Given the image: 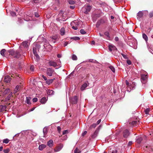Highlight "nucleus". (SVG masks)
<instances>
[{
  "instance_id": "680f3d73",
  "label": "nucleus",
  "mask_w": 153,
  "mask_h": 153,
  "mask_svg": "<svg viewBox=\"0 0 153 153\" xmlns=\"http://www.w3.org/2000/svg\"><path fill=\"white\" fill-rule=\"evenodd\" d=\"M42 76L43 78V79H44L46 81V80L47 79V77L45 76L44 75H42Z\"/></svg>"
},
{
  "instance_id": "b1692460",
  "label": "nucleus",
  "mask_w": 153,
  "mask_h": 153,
  "mask_svg": "<svg viewBox=\"0 0 153 153\" xmlns=\"http://www.w3.org/2000/svg\"><path fill=\"white\" fill-rule=\"evenodd\" d=\"M31 98L30 97H27L25 102L28 104H31V103L30 102V100H31Z\"/></svg>"
},
{
  "instance_id": "58836bf2",
  "label": "nucleus",
  "mask_w": 153,
  "mask_h": 153,
  "mask_svg": "<svg viewBox=\"0 0 153 153\" xmlns=\"http://www.w3.org/2000/svg\"><path fill=\"white\" fill-rule=\"evenodd\" d=\"M48 132V128L46 127H45L44 128L43 130V132L44 135L46 134Z\"/></svg>"
},
{
  "instance_id": "13d9d810",
  "label": "nucleus",
  "mask_w": 153,
  "mask_h": 153,
  "mask_svg": "<svg viewBox=\"0 0 153 153\" xmlns=\"http://www.w3.org/2000/svg\"><path fill=\"white\" fill-rule=\"evenodd\" d=\"M137 123V121H133L131 122V124L133 125L136 124Z\"/></svg>"
},
{
  "instance_id": "f8f14e48",
  "label": "nucleus",
  "mask_w": 153,
  "mask_h": 153,
  "mask_svg": "<svg viewBox=\"0 0 153 153\" xmlns=\"http://www.w3.org/2000/svg\"><path fill=\"white\" fill-rule=\"evenodd\" d=\"M63 147V145L60 144L56 146L54 149V151L56 152H59L60 151Z\"/></svg>"
},
{
  "instance_id": "4be33fe9",
  "label": "nucleus",
  "mask_w": 153,
  "mask_h": 153,
  "mask_svg": "<svg viewBox=\"0 0 153 153\" xmlns=\"http://www.w3.org/2000/svg\"><path fill=\"white\" fill-rule=\"evenodd\" d=\"M55 79V78L49 79H47L46 81V82L47 84L49 85L51 84L53 82V80Z\"/></svg>"
},
{
  "instance_id": "6ab92c4d",
  "label": "nucleus",
  "mask_w": 153,
  "mask_h": 153,
  "mask_svg": "<svg viewBox=\"0 0 153 153\" xmlns=\"http://www.w3.org/2000/svg\"><path fill=\"white\" fill-rule=\"evenodd\" d=\"M99 35L100 37L104 38L105 35V31L104 30L101 31L99 33Z\"/></svg>"
},
{
  "instance_id": "4468645a",
  "label": "nucleus",
  "mask_w": 153,
  "mask_h": 153,
  "mask_svg": "<svg viewBox=\"0 0 153 153\" xmlns=\"http://www.w3.org/2000/svg\"><path fill=\"white\" fill-rule=\"evenodd\" d=\"M104 22L103 20H99L96 24V27H98L100 25L103 24Z\"/></svg>"
},
{
  "instance_id": "0e129e2a",
  "label": "nucleus",
  "mask_w": 153,
  "mask_h": 153,
  "mask_svg": "<svg viewBox=\"0 0 153 153\" xmlns=\"http://www.w3.org/2000/svg\"><path fill=\"white\" fill-rule=\"evenodd\" d=\"M96 134L95 133H94V134L91 136V137L92 138H94L96 137Z\"/></svg>"
},
{
  "instance_id": "4d7b16f0",
  "label": "nucleus",
  "mask_w": 153,
  "mask_h": 153,
  "mask_svg": "<svg viewBox=\"0 0 153 153\" xmlns=\"http://www.w3.org/2000/svg\"><path fill=\"white\" fill-rule=\"evenodd\" d=\"M37 100L38 99L36 98H34L33 99V101L34 102H36L37 101Z\"/></svg>"
},
{
  "instance_id": "2f4dec72",
  "label": "nucleus",
  "mask_w": 153,
  "mask_h": 153,
  "mask_svg": "<svg viewBox=\"0 0 153 153\" xmlns=\"http://www.w3.org/2000/svg\"><path fill=\"white\" fill-rule=\"evenodd\" d=\"M60 33L61 35L63 36L64 35L65 33V29L63 27H62L60 30Z\"/></svg>"
},
{
  "instance_id": "79ce46f5",
  "label": "nucleus",
  "mask_w": 153,
  "mask_h": 153,
  "mask_svg": "<svg viewBox=\"0 0 153 153\" xmlns=\"http://www.w3.org/2000/svg\"><path fill=\"white\" fill-rule=\"evenodd\" d=\"M97 124L96 123H94L91 125L90 128L92 129V128H95L97 126Z\"/></svg>"
},
{
  "instance_id": "6e6552de",
  "label": "nucleus",
  "mask_w": 153,
  "mask_h": 153,
  "mask_svg": "<svg viewBox=\"0 0 153 153\" xmlns=\"http://www.w3.org/2000/svg\"><path fill=\"white\" fill-rule=\"evenodd\" d=\"M48 64L50 66L54 67H55L57 65L56 62L53 60H50L48 62Z\"/></svg>"
},
{
  "instance_id": "bb28decb",
  "label": "nucleus",
  "mask_w": 153,
  "mask_h": 153,
  "mask_svg": "<svg viewBox=\"0 0 153 153\" xmlns=\"http://www.w3.org/2000/svg\"><path fill=\"white\" fill-rule=\"evenodd\" d=\"M47 144L49 147H52L53 145V140H50L48 142Z\"/></svg>"
},
{
  "instance_id": "473e14b6",
  "label": "nucleus",
  "mask_w": 153,
  "mask_h": 153,
  "mask_svg": "<svg viewBox=\"0 0 153 153\" xmlns=\"http://www.w3.org/2000/svg\"><path fill=\"white\" fill-rule=\"evenodd\" d=\"M46 101V98L45 97H43L41 99L40 102L44 104Z\"/></svg>"
},
{
  "instance_id": "c03bdc74",
  "label": "nucleus",
  "mask_w": 153,
  "mask_h": 153,
  "mask_svg": "<svg viewBox=\"0 0 153 153\" xmlns=\"http://www.w3.org/2000/svg\"><path fill=\"white\" fill-rule=\"evenodd\" d=\"M71 39H73L74 40H79L80 39V38L79 37L77 36L76 37H73L71 38Z\"/></svg>"
},
{
  "instance_id": "5701e85b",
  "label": "nucleus",
  "mask_w": 153,
  "mask_h": 153,
  "mask_svg": "<svg viewBox=\"0 0 153 153\" xmlns=\"http://www.w3.org/2000/svg\"><path fill=\"white\" fill-rule=\"evenodd\" d=\"M10 92H10V90L9 89H7L4 90L3 93V95H4L8 94H9Z\"/></svg>"
},
{
  "instance_id": "412c9836",
  "label": "nucleus",
  "mask_w": 153,
  "mask_h": 153,
  "mask_svg": "<svg viewBox=\"0 0 153 153\" xmlns=\"http://www.w3.org/2000/svg\"><path fill=\"white\" fill-rule=\"evenodd\" d=\"M148 75H143L141 76V80L142 81H146L148 77Z\"/></svg>"
},
{
  "instance_id": "0eeeda50",
  "label": "nucleus",
  "mask_w": 153,
  "mask_h": 153,
  "mask_svg": "<svg viewBox=\"0 0 153 153\" xmlns=\"http://www.w3.org/2000/svg\"><path fill=\"white\" fill-rule=\"evenodd\" d=\"M108 47V50L110 52L112 51L117 50V48L112 44L109 43Z\"/></svg>"
},
{
  "instance_id": "052dcab7",
  "label": "nucleus",
  "mask_w": 153,
  "mask_h": 153,
  "mask_svg": "<svg viewBox=\"0 0 153 153\" xmlns=\"http://www.w3.org/2000/svg\"><path fill=\"white\" fill-rule=\"evenodd\" d=\"M57 130L58 131L59 133L61 130V128L59 126H58L57 127Z\"/></svg>"
},
{
  "instance_id": "cd10ccee",
  "label": "nucleus",
  "mask_w": 153,
  "mask_h": 153,
  "mask_svg": "<svg viewBox=\"0 0 153 153\" xmlns=\"http://www.w3.org/2000/svg\"><path fill=\"white\" fill-rule=\"evenodd\" d=\"M106 38L108 40H111L112 39L110 36L109 33L108 32H106Z\"/></svg>"
},
{
  "instance_id": "338daca9",
  "label": "nucleus",
  "mask_w": 153,
  "mask_h": 153,
  "mask_svg": "<svg viewBox=\"0 0 153 153\" xmlns=\"http://www.w3.org/2000/svg\"><path fill=\"white\" fill-rule=\"evenodd\" d=\"M72 28L73 29H74V30H76L78 29V28H77V27H76V26H73L72 27Z\"/></svg>"
},
{
  "instance_id": "2eb2a0df",
  "label": "nucleus",
  "mask_w": 153,
  "mask_h": 153,
  "mask_svg": "<svg viewBox=\"0 0 153 153\" xmlns=\"http://www.w3.org/2000/svg\"><path fill=\"white\" fill-rule=\"evenodd\" d=\"M144 149L147 151L148 152H152V149L151 146L149 145H148L145 146Z\"/></svg>"
},
{
  "instance_id": "e2e57ef3",
  "label": "nucleus",
  "mask_w": 153,
  "mask_h": 153,
  "mask_svg": "<svg viewBox=\"0 0 153 153\" xmlns=\"http://www.w3.org/2000/svg\"><path fill=\"white\" fill-rule=\"evenodd\" d=\"M58 18L56 19H63V16H59V14L58 15Z\"/></svg>"
},
{
  "instance_id": "a18cd8bd",
  "label": "nucleus",
  "mask_w": 153,
  "mask_h": 153,
  "mask_svg": "<svg viewBox=\"0 0 153 153\" xmlns=\"http://www.w3.org/2000/svg\"><path fill=\"white\" fill-rule=\"evenodd\" d=\"M72 58V59L73 60H76L77 59V57L74 54L73 55Z\"/></svg>"
},
{
  "instance_id": "aec40b11",
  "label": "nucleus",
  "mask_w": 153,
  "mask_h": 153,
  "mask_svg": "<svg viewBox=\"0 0 153 153\" xmlns=\"http://www.w3.org/2000/svg\"><path fill=\"white\" fill-rule=\"evenodd\" d=\"M88 86L87 83L86 82H85L82 85L81 88V90L82 91L84 90L85 88Z\"/></svg>"
},
{
  "instance_id": "f704fd0d",
  "label": "nucleus",
  "mask_w": 153,
  "mask_h": 153,
  "mask_svg": "<svg viewBox=\"0 0 153 153\" xmlns=\"http://www.w3.org/2000/svg\"><path fill=\"white\" fill-rule=\"evenodd\" d=\"M10 15L12 16H16L15 12L13 11H10Z\"/></svg>"
},
{
  "instance_id": "39448f33",
  "label": "nucleus",
  "mask_w": 153,
  "mask_h": 153,
  "mask_svg": "<svg viewBox=\"0 0 153 153\" xmlns=\"http://www.w3.org/2000/svg\"><path fill=\"white\" fill-rule=\"evenodd\" d=\"M130 134V133L128 129L125 130L123 132V137L125 139L127 138Z\"/></svg>"
},
{
  "instance_id": "37998d69",
  "label": "nucleus",
  "mask_w": 153,
  "mask_h": 153,
  "mask_svg": "<svg viewBox=\"0 0 153 153\" xmlns=\"http://www.w3.org/2000/svg\"><path fill=\"white\" fill-rule=\"evenodd\" d=\"M111 12V11L110 12H108V18L107 17L106 18H109V17L110 16V18H111V19H114V17L112 15H111L110 16V13H110Z\"/></svg>"
},
{
  "instance_id": "c9c22d12",
  "label": "nucleus",
  "mask_w": 153,
  "mask_h": 153,
  "mask_svg": "<svg viewBox=\"0 0 153 153\" xmlns=\"http://www.w3.org/2000/svg\"><path fill=\"white\" fill-rule=\"evenodd\" d=\"M143 38L145 40L147 41L148 40V39L147 35L145 33H143L142 35Z\"/></svg>"
},
{
  "instance_id": "864d4df0",
  "label": "nucleus",
  "mask_w": 153,
  "mask_h": 153,
  "mask_svg": "<svg viewBox=\"0 0 153 153\" xmlns=\"http://www.w3.org/2000/svg\"><path fill=\"white\" fill-rule=\"evenodd\" d=\"M34 67L33 65H31L30 67V69L32 71H33L34 70Z\"/></svg>"
},
{
  "instance_id": "1a4fd4ad",
  "label": "nucleus",
  "mask_w": 153,
  "mask_h": 153,
  "mask_svg": "<svg viewBox=\"0 0 153 153\" xmlns=\"http://www.w3.org/2000/svg\"><path fill=\"white\" fill-rule=\"evenodd\" d=\"M145 136H140L138 137L137 138L136 142L138 144H140L141 142V141L143 140V139L146 138Z\"/></svg>"
},
{
  "instance_id": "9d476101",
  "label": "nucleus",
  "mask_w": 153,
  "mask_h": 153,
  "mask_svg": "<svg viewBox=\"0 0 153 153\" xmlns=\"http://www.w3.org/2000/svg\"><path fill=\"white\" fill-rule=\"evenodd\" d=\"M106 67L110 68L113 72H115V70L114 68L108 63H106Z\"/></svg>"
},
{
  "instance_id": "6e6d98bb",
  "label": "nucleus",
  "mask_w": 153,
  "mask_h": 153,
  "mask_svg": "<svg viewBox=\"0 0 153 153\" xmlns=\"http://www.w3.org/2000/svg\"><path fill=\"white\" fill-rule=\"evenodd\" d=\"M34 14L35 17L37 18H38L39 16V15L38 13L35 12L34 13Z\"/></svg>"
},
{
  "instance_id": "7ed1b4c3",
  "label": "nucleus",
  "mask_w": 153,
  "mask_h": 153,
  "mask_svg": "<svg viewBox=\"0 0 153 153\" xmlns=\"http://www.w3.org/2000/svg\"><path fill=\"white\" fill-rule=\"evenodd\" d=\"M78 100V97L76 96H74L70 99V102L72 104H76Z\"/></svg>"
},
{
  "instance_id": "423d86ee",
  "label": "nucleus",
  "mask_w": 153,
  "mask_h": 153,
  "mask_svg": "<svg viewBox=\"0 0 153 153\" xmlns=\"http://www.w3.org/2000/svg\"><path fill=\"white\" fill-rule=\"evenodd\" d=\"M54 72L53 69L51 68H48L47 70L46 74L49 76H52Z\"/></svg>"
},
{
  "instance_id": "ea45409f",
  "label": "nucleus",
  "mask_w": 153,
  "mask_h": 153,
  "mask_svg": "<svg viewBox=\"0 0 153 153\" xmlns=\"http://www.w3.org/2000/svg\"><path fill=\"white\" fill-rule=\"evenodd\" d=\"M69 3L70 4H75V1L72 0H70L68 1Z\"/></svg>"
},
{
  "instance_id": "de8ad7c7",
  "label": "nucleus",
  "mask_w": 153,
  "mask_h": 153,
  "mask_svg": "<svg viewBox=\"0 0 153 153\" xmlns=\"http://www.w3.org/2000/svg\"><path fill=\"white\" fill-rule=\"evenodd\" d=\"M149 18H152L153 16V11L151 12L149 14Z\"/></svg>"
},
{
  "instance_id": "a878e982",
  "label": "nucleus",
  "mask_w": 153,
  "mask_h": 153,
  "mask_svg": "<svg viewBox=\"0 0 153 153\" xmlns=\"http://www.w3.org/2000/svg\"><path fill=\"white\" fill-rule=\"evenodd\" d=\"M73 23H74L77 25H79L80 24L81 25V22H79L78 20H76L73 22L72 24Z\"/></svg>"
},
{
  "instance_id": "393cba45",
  "label": "nucleus",
  "mask_w": 153,
  "mask_h": 153,
  "mask_svg": "<svg viewBox=\"0 0 153 153\" xmlns=\"http://www.w3.org/2000/svg\"><path fill=\"white\" fill-rule=\"evenodd\" d=\"M46 147L45 145L42 144L40 145L39 147V149L41 151L43 149L45 148Z\"/></svg>"
},
{
  "instance_id": "8fccbe9b",
  "label": "nucleus",
  "mask_w": 153,
  "mask_h": 153,
  "mask_svg": "<svg viewBox=\"0 0 153 153\" xmlns=\"http://www.w3.org/2000/svg\"><path fill=\"white\" fill-rule=\"evenodd\" d=\"M33 52L34 54L37 53L36 52V48L34 47L33 48Z\"/></svg>"
},
{
  "instance_id": "72a5a7b5",
  "label": "nucleus",
  "mask_w": 153,
  "mask_h": 153,
  "mask_svg": "<svg viewBox=\"0 0 153 153\" xmlns=\"http://www.w3.org/2000/svg\"><path fill=\"white\" fill-rule=\"evenodd\" d=\"M6 50L5 49H2L1 51V54L3 56H5V53L6 52Z\"/></svg>"
},
{
  "instance_id": "3c124183",
  "label": "nucleus",
  "mask_w": 153,
  "mask_h": 153,
  "mask_svg": "<svg viewBox=\"0 0 153 153\" xmlns=\"http://www.w3.org/2000/svg\"><path fill=\"white\" fill-rule=\"evenodd\" d=\"M80 32L82 34H85L86 33V32L83 29H82L80 30Z\"/></svg>"
},
{
  "instance_id": "9b49d317",
  "label": "nucleus",
  "mask_w": 153,
  "mask_h": 153,
  "mask_svg": "<svg viewBox=\"0 0 153 153\" xmlns=\"http://www.w3.org/2000/svg\"><path fill=\"white\" fill-rule=\"evenodd\" d=\"M59 16H63V19H65L66 18V12L63 11L61 10L59 13Z\"/></svg>"
},
{
  "instance_id": "69168bd1",
  "label": "nucleus",
  "mask_w": 153,
  "mask_h": 153,
  "mask_svg": "<svg viewBox=\"0 0 153 153\" xmlns=\"http://www.w3.org/2000/svg\"><path fill=\"white\" fill-rule=\"evenodd\" d=\"M87 133V131H85L82 134V136H85Z\"/></svg>"
},
{
  "instance_id": "f257e3e1",
  "label": "nucleus",
  "mask_w": 153,
  "mask_h": 153,
  "mask_svg": "<svg viewBox=\"0 0 153 153\" xmlns=\"http://www.w3.org/2000/svg\"><path fill=\"white\" fill-rule=\"evenodd\" d=\"M6 55H10L14 56V58H19L21 55L20 51L18 50L15 51L13 49H10L7 51L6 53Z\"/></svg>"
},
{
  "instance_id": "774afa93",
  "label": "nucleus",
  "mask_w": 153,
  "mask_h": 153,
  "mask_svg": "<svg viewBox=\"0 0 153 153\" xmlns=\"http://www.w3.org/2000/svg\"><path fill=\"white\" fill-rule=\"evenodd\" d=\"M70 8L71 9H74L75 8V6L74 5V6H70Z\"/></svg>"
},
{
  "instance_id": "4c0bfd02",
  "label": "nucleus",
  "mask_w": 153,
  "mask_h": 153,
  "mask_svg": "<svg viewBox=\"0 0 153 153\" xmlns=\"http://www.w3.org/2000/svg\"><path fill=\"white\" fill-rule=\"evenodd\" d=\"M150 111V109L149 108H147L144 111V112L146 114H149V112Z\"/></svg>"
},
{
  "instance_id": "dca6fc26",
  "label": "nucleus",
  "mask_w": 153,
  "mask_h": 153,
  "mask_svg": "<svg viewBox=\"0 0 153 153\" xmlns=\"http://www.w3.org/2000/svg\"><path fill=\"white\" fill-rule=\"evenodd\" d=\"M92 16L93 19H96L99 18L100 16V15L99 14L94 13L92 14Z\"/></svg>"
},
{
  "instance_id": "7c9ffc66",
  "label": "nucleus",
  "mask_w": 153,
  "mask_h": 153,
  "mask_svg": "<svg viewBox=\"0 0 153 153\" xmlns=\"http://www.w3.org/2000/svg\"><path fill=\"white\" fill-rule=\"evenodd\" d=\"M6 108V106L0 105V111H4Z\"/></svg>"
},
{
  "instance_id": "a19ab883",
  "label": "nucleus",
  "mask_w": 153,
  "mask_h": 153,
  "mask_svg": "<svg viewBox=\"0 0 153 153\" xmlns=\"http://www.w3.org/2000/svg\"><path fill=\"white\" fill-rule=\"evenodd\" d=\"M9 141L10 140L8 139H5L3 140V143L7 144L9 142Z\"/></svg>"
},
{
  "instance_id": "e433bc0d",
  "label": "nucleus",
  "mask_w": 153,
  "mask_h": 153,
  "mask_svg": "<svg viewBox=\"0 0 153 153\" xmlns=\"http://www.w3.org/2000/svg\"><path fill=\"white\" fill-rule=\"evenodd\" d=\"M143 13V16H146L147 15H148V11L146 10H143L142 11Z\"/></svg>"
},
{
  "instance_id": "f3484780",
  "label": "nucleus",
  "mask_w": 153,
  "mask_h": 153,
  "mask_svg": "<svg viewBox=\"0 0 153 153\" xmlns=\"http://www.w3.org/2000/svg\"><path fill=\"white\" fill-rule=\"evenodd\" d=\"M143 16V14L142 11H139L137 14V19H140Z\"/></svg>"
},
{
  "instance_id": "20e7f679",
  "label": "nucleus",
  "mask_w": 153,
  "mask_h": 153,
  "mask_svg": "<svg viewBox=\"0 0 153 153\" xmlns=\"http://www.w3.org/2000/svg\"><path fill=\"white\" fill-rule=\"evenodd\" d=\"M91 8V7L90 6H87L83 7L82 9V12L85 14H87Z\"/></svg>"
},
{
  "instance_id": "ddd939ff",
  "label": "nucleus",
  "mask_w": 153,
  "mask_h": 153,
  "mask_svg": "<svg viewBox=\"0 0 153 153\" xmlns=\"http://www.w3.org/2000/svg\"><path fill=\"white\" fill-rule=\"evenodd\" d=\"M11 80V78L10 76H5L4 79V81L6 83H8Z\"/></svg>"
},
{
  "instance_id": "603ef678",
  "label": "nucleus",
  "mask_w": 153,
  "mask_h": 153,
  "mask_svg": "<svg viewBox=\"0 0 153 153\" xmlns=\"http://www.w3.org/2000/svg\"><path fill=\"white\" fill-rule=\"evenodd\" d=\"M121 54L123 56V57L125 59H128V57H127L126 55L124 54L123 53H121Z\"/></svg>"
},
{
  "instance_id": "c85d7f7f",
  "label": "nucleus",
  "mask_w": 153,
  "mask_h": 153,
  "mask_svg": "<svg viewBox=\"0 0 153 153\" xmlns=\"http://www.w3.org/2000/svg\"><path fill=\"white\" fill-rule=\"evenodd\" d=\"M20 89L19 88V86L18 85H17L14 91V94L15 93H16L17 92L19 91L20 90Z\"/></svg>"
},
{
  "instance_id": "a211bd4d",
  "label": "nucleus",
  "mask_w": 153,
  "mask_h": 153,
  "mask_svg": "<svg viewBox=\"0 0 153 153\" xmlns=\"http://www.w3.org/2000/svg\"><path fill=\"white\" fill-rule=\"evenodd\" d=\"M28 42L27 41H25L23 42L22 43V45L25 48H27L29 46V44H28Z\"/></svg>"
},
{
  "instance_id": "49530a36",
  "label": "nucleus",
  "mask_w": 153,
  "mask_h": 153,
  "mask_svg": "<svg viewBox=\"0 0 153 153\" xmlns=\"http://www.w3.org/2000/svg\"><path fill=\"white\" fill-rule=\"evenodd\" d=\"M10 149H9L7 148L3 150V152L4 153H8L10 152Z\"/></svg>"
},
{
  "instance_id": "c756f323",
  "label": "nucleus",
  "mask_w": 153,
  "mask_h": 153,
  "mask_svg": "<svg viewBox=\"0 0 153 153\" xmlns=\"http://www.w3.org/2000/svg\"><path fill=\"white\" fill-rule=\"evenodd\" d=\"M13 94L12 92H10L8 94V95L7 96V97L6 98V100L8 101L10 99V97L12 96Z\"/></svg>"
},
{
  "instance_id": "09e8293b",
  "label": "nucleus",
  "mask_w": 153,
  "mask_h": 153,
  "mask_svg": "<svg viewBox=\"0 0 153 153\" xmlns=\"http://www.w3.org/2000/svg\"><path fill=\"white\" fill-rule=\"evenodd\" d=\"M74 153H80V151L77 148H76L74 150Z\"/></svg>"
},
{
  "instance_id": "bf43d9fd",
  "label": "nucleus",
  "mask_w": 153,
  "mask_h": 153,
  "mask_svg": "<svg viewBox=\"0 0 153 153\" xmlns=\"http://www.w3.org/2000/svg\"><path fill=\"white\" fill-rule=\"evenodd\" d=\"M127 63L129 65H130L131 64V61L129 60H127Z\"/></svg>"
},
{
  "instance_id": "5fc2aeb1",
  "label": "nucleus",
  "mask_w": 153,
  "mask_h": 153,
  "mask_svg": "<svg viewBox=\"0 0 153 153\" xmlns=\"http://www.w3.org/2000/svg\"><path fill=\"white\" fill-rule=\"evenodd\" d=\"M68 130H64L63 131L62 134L64 135L65 134L68 133Z\"/></svg>"
},
{
  "instance_id": "f03ea898",
  "label": "nucleus",
  "mask_w": 153,
  "mask_h": 153,
  "mask_svg": "<svg viewBox=\"0 0 153 153\" xmlns=\"http://www.w3.org/2000/svg\"><path fill=\"white\" fill-rule=\"evenodd\" d=\"M58 39V36L57 35H55L52 36H51L48 38L50 42L52 43H55Z\"/></svg>"
}]
</instances>
